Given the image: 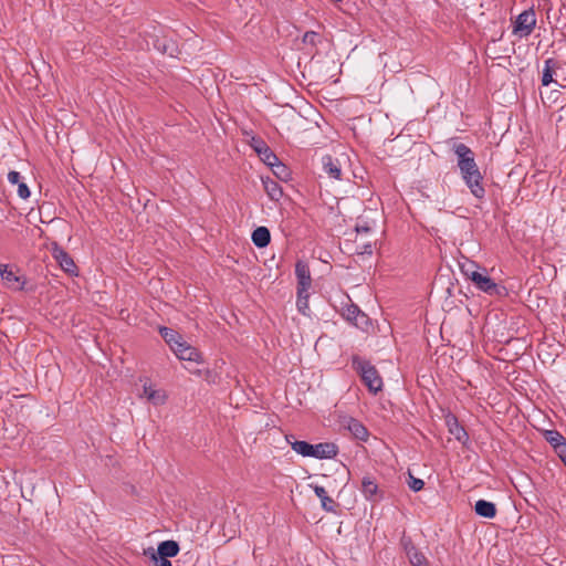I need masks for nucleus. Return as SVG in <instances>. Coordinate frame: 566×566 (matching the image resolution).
Here are the masks:
<instances>
[{"instance_id": "f257e3e1", "label": "nucleus", "mask_w": 566, "mask_h": 566, "mask_svg": "<svg viewBox=\"0 0 566 566\" xmlns=\"http://www.w3.org/2000/svg\"><path fill=\"white\" fill-rule=\"evenodd\" d=\"M453 150L458 157V167L461 176L471 193L475 198H483L485 189L482 185V175L475 163L474 153L470 147L462 143L454 145Z\"/></svg>"}, {"instance_id": "f03ea898", "label": "nucleus", "mask_w": 566, "mask_h": 566, "mask_svg": "<svg viewBox=\"0 0 566 566\" xmlns=\"http://www.w3.org/2000/svg\"><path fill=\"white\" fill-rule=\"evenodd\" d=\"M353 367L360 375L370 392L377 394L382 388V380L375 366L359 357L353 358Z\"/></svg>"}, {"instance_id": "7ed1b4c3", "label": "nucleus", "mask_w": 566, "mask_h": 566, "mask_svg": "<svg viewBox=\"0 0 566 566\" xmlns=\"http://www.w3.org/2000/svg\"><path fill=\"white\" fill-rule=\"evenodd\" d=\"M536 25V14L535 11L531 8L528 10H524L520 13L514 21L513 25V34L518 38H527L534 30Z\"/></svg>"}, {"instance_id": "20e7f679", "label": "nucleus", "mask_w": 566, "mask_h": 566, "mask_svg": "<svg viewBox=\"0 0 566 566\" xmlns=\"http://www.w3.org/2000/svg\"><path fill=\"white\" fill-rule=\"evenodd\" d=\"M0 275L8 289L13 291H22L25 285V277L19 274V270L13 271L9 265H0Z\"/></svg>"}, {"instance_id": "39448f33", "label": "nucleus", "mask_w": 566, "mask_h": 566, "mask_svg": "<svg viewBox=\"0 0 566 566\" xmlns=\"http://www.w3.org/2000/svg\"><path fill=\"white\" fill-rule=\"evenodd\" d=\"M474 285L481 290L482 292L489 294V295H500L501 290L503 287L499 286L485 272V269H483V272H481L479 275L473 276Z\"/></svg>"}, {"instance_id": "423d86ee", "label": "nucleus", "mask_w": 566, "mask_h": 566, "mask_svg": "<svg viewBox=\"0 0 566 566\" xmlns=\"http://www.w3.org/2000/svg\"><path fill=\"white\" fill-rule=\"evenodd\" d=\"M174 353L181 360L193 361L197 364L202 363L201 353L185 340L181 344H177Z\"/></svg>"}, {"instance_id": "0eeeda50", "label": "nucleus", "mask_w": 566, "mask_h": 566, "mask_svg": "<svg viewBox=\"0 0 566 566\" xmlns=\"http://www.w3.org/2000/svg\"><path fill=\"white\" fill-rule=\"evenodd\" d=\"M444 421L449 433L452 434L463 446L467 444V442L469 441V434L465 431V429L459 423L458 418L452 413H448L444 417Z\"/></svg>"}, {"instance_id": "6e6552de", "label": "nucleus", "mask_w": 566, "mask_h": 566, "mask_svg": "<svg viewBox=\"0 0 566 566\" xmlns=\"http://www.w3.org/2000/svg\"><path fill=\"white\" fill-rule=\"evenodd\" d=\"M562 67V63L555 59H547L544 62V69L542 72V85L548 86L552 83L557 84V80L554 76H557V71Z\"/></svg>"}, {"instance_id": "1a4fd4ad", "label": "nucleus", "mask_w": 566, "mask_h": 566, "mask_svg": "<svg viewBox=\"0 0 566 566\" xmlns=\"http://www.w3.org/2000/svg\"><path fill=\"white\" fill-rule=\"evenodd\" d=\"M295 275L297 279V289H302L303 291L310 290L312 277L308 264L303 261H297L295 264Z\"/></svg>"}, {"instance_id": "9d476101", "label": "nucleus", "mask_w": 566, "mask_h": 566, "mask_svg": "<svg viewBox=\"0 0 566 566\" xmlns=\"http://www.w3.org/2000/svg\"><path fill=\"white\" fill-rule=\"evenodd\" d=\"M361 492L364 496L371 502H377L382 499V495L379 494L376 480L369 475L364 476L361 480Z\"/></svg>"}, {"instance_id": "9b49d317", "label": "nucleus", "mask_w": 566, "mask_h": 566, "mask_svg": "<svg viewBox=\"0 0 566 566\" xmlns=\"http://www.w3.org/2000/svg\"><path fill=\"white\" fill-rule=\"evenodd\" d=\"M313 452L311 458L316 459H332L337 455L338 448L335 443L332 442H321L317 444H313Z\"/></svg>"}, {"instance_id": "f8f14e48", "label": "nucleus", "mask_w": 566, "mask_h": 566, "mask_svg": "<svg viewBox=\"0 0 566 566\" xmlns=\"http://www.w3.org/2000/svg\"><path fill=\"white\" fill-rule=\"evenodd\" d=\"M53 256L60 264V266L63 269V271L67 273H74L76 270V265L73 261V259L65 252L62 248H60L57 244H54L53 247Z\"/></svg>"}, {"instance_id": "ddd939ff", "label": "nucleus", "mask_w": 566, "mask_h": 566, "mask_svg": "<svg viewBox=\"0 0 566 566\" xmlns=\"http://www.w3.org/2000/svg\"><path fill=\"white\" fill-rule=\"evenodd\" d=\"M142 397H145L149 402L155 406L164 405L167 400V395L161 389H156L151 384H145L143 386Z\"/></svg>"}, {"instance_id": "4468645a", "label": "nucleus", "mask_w": 566, "mask_h": 566, "mask_svg": "<svg viewBox=\"0 0 566 566\" xmlns=\"http://www.w3.org/2000/svg\"><path fill=\"white\" fill-rule=\"evenodd\" d=\"M323 170L332 179L339 180L342 178V166L338 159L326 155L322 158Z\"/></svg>"}, {"instance_id": "2eb2a0df", "label": "nucleus", "mask_w": 566, "mask_h": 566, "mask_svg": "<svg viewBox=\"0 0 566 566\" xmlns=\"http://www.w3.org/2000/svg\"><path fill=\"white\" fill-rule=\"evenodd\" d=\"M314 493L321 500V505L326 512L335 513L337 504L335 501L327 495V492L324 486L315 485L313 486Z\"/></svg>"}, {"instance_id": "dca6fc26", "label": "nucleus", "mask_w": 566, "mask_h": 566, "mask_svg": "<svg viewBox=\"0 0 566 566\" xmlns=\"http://www.w3.org/2000/svg\"><path fill=\"white\" fill-rule=\"evenodd\" d=\"M346 428L349 430V432L356 438V439H359L361 441H365L368 437V431L367 429L365 428V426L354 419V418H348L346 421Z\"/></svg>"}, {"instance_id": "f3484780", "label": "nucleus", "mask_w": 566, "mask_h": 566, "mask_svg": "<svg viewBox=\"0 0 566 566\" xmlns=\"http://www.w3.org/2000/svg\"><path fill=\"white\" fill-rule=\"evenodd\" d=\"M262 184L271 200L279 201L283 196L282 187L272 178H263Z\"/></svg>"}, {"instance_id": "a211bd4d", "label": "nucleus", "mask_w": 566, "mask_h": 566, "mask_svg": "<svg viewBox=\"0 0 566 566\" xmlns=\"http://www.w3.org/2000/svg\"><path fill=\"white\" fill-rule=\"evenodd\" d=\"M8 181L12 185L18 186V196L21 199H28L30 197V190L25 182L21 181V175L18 171L11 170L8 174Z\"/></svg>"}, {"instance_id": "6ab92c4d", "label": "nucleus", "mask_w": 566, "mask_h": 566, "mask_svg": "<svg viewBox=\"0 0 566 566\" xmlns=\"http://www.w3.org/2000/svg\"><path fill=\"white\" fill-rule=\"evenodd\" d=\"M475 513L485 518H493L496 515V506L494 503L479 500L474 505Z\"/></svg>"}, {"instance_id": "aec40b11", "label": "nucleus", "mask_w": 566, "mask_h": 566, "mask_svg": "<svg viewBox=\"0 0 566 566\" xmlns=\"http://www.w3.org/2000/svg\"><path fill=\"white\" fill-rule=\"evenodd\" d=\"M293 436H286V441L291 448L302 457H311L313 452V444L306 441L292 440Z\"/></svg>"}, {"instance_id": "412c9836", "label": "nucleus", "mask_w": 566, "mask_h": 566, "mask_svg": "<svg viewBox=\"0 0 566 566\" xmlns=\"http://www.w3.org/2000/svg\"><path fill=\"white\" fill-rule=\"evenodd\" d=\"M271 234L266 227H259L252 232V242L258 248H264L270 243Z\"/></svg>"}, {"instance_id": "4be33fe9", "label": "nucleus", "mask_w": 566, "mask_h": 566, "mask_svg": "<svg viewBox=\"0 0 566 566\" xmlns=\"http://www.w3.org/2000/svg\"><path fill=\"white\" fill-rule=\"evenodd\" d=\"M159 333L172 352L175 350V347H177V344H181L184 342L178 332L171 328L160 327Z\"/></svg>"}, {"instance_id": "5701e85b", "label": "nucleus", "mask_w": 566, "mask_h": 566, "mask_svg": "<svg viewBox=\"0 0 566 566\" xmlns=\"http://www.w3.org/2000/svg\"><path fill=\"white\" fill-rule=\"evenodd\" d=\"M156 553L164 557H175L179 553V545L175 541H164L158 545Z\"/></svg>"}, {"instance_id": "b1692460", "label": "nucleus", "mask_w": 566, "mask_h": 566, "mask_svg": "<svg viewBox=\"0 0 566 566\" xmlns=\"http://www.w3.org/2000/svg\"><path fill=\"white\" fill-rule=\"evenodd\" d=\"M308 297V290L303 291L302 289H297L296 306L298 312L303 315H308L310 312Z\"/></svg>"}, {"instance_id": "393cba45", "label": "nucleus", "mask_w": 566, "mask_h": 566, "mask_svg": "<svg viewBox=\"0 0 566 566\" xmlns=\"http://www.w3.org/2000/svg\"><path fill=\"white\" fill-rule=\"evenodd\" d=\"M545 439L556 450H559L564 444H566V439L556 430H547L545 432Z\"/></svg>"}, {"instance_id": "a878e982", "label": "nucleus", "mask_w": 566, "mask_h": 566, "mask_svg": "<svg viewBox=\"0 0 566 566\" xmlns=\"http://www.w3.org/2000/svg\"><path fill=\"white\" fill-rule=\"evenodd\" d=\"M258 154L261 160L269 167L273 166L279 160L277 156L265 144H262V149H258Z\"/></svg>"}, {"instance_id": "bb28decb", "label": "nucleus", "mask_w": 566, "mask_h": 566, "mask_svg": "<svg viewBox=\"0 0 566 566\" xmlns=\"http://www.w3.org/2000/svg\"><path fill=\"white\" fill-rule=\"evenodd\" d=\"M407 556L413 566H429L424 555L411 546V551H407Z\"/></svg>"}, {"instance_id": "cd10ccee", "label": "nucleus", "mask_w": 566, "mask_h": 566, "mask_svg": "<svg viewBox=\"0 0 566 566\" xmlns=\"http://www.w3.org/2000/svg\"><path fill=\"white\" fill-rule=\"evenodd\" d=\"M271 169L276 178L280 180H287L290 178V170L289 168L282 164L280 160H277L273 166H271Z\"/></svg>"}, {"instance_id": "c85d7f7f", "label": "nucleus", "mask_w": 566, "mask_h": 566, "mask_svg": "<svg viewBox=\"0 0 566 566\" xmlns=\"http://www.w3.org/2000/svg\"><path fill=\"white\" fill-rule=\"evenodd\" d=\"M462 273L471 281H473L474 275H479L481 272L479 271V266L476 263L467 261L462 263L461 265Z\"/></svg>"}, {"instance_id": "c756f323", "label": "nucleus", "mask_w": 566, "mask_h": 566, "mask_svg": "<svg viewBox=\"0 0 566 566\" xmlns=\"http://www.w3.org/2000/svg\"><path fill=\"white\" fill-rule=\"evenodd\" d=\"M146 554H149L155 566H171V563L168 559L169 557L157 555V553L153 548H149L148 552H146Z\"/></svg>"}, {"instance_id": "7c9ffc66", "label": "nucleus", "mask_w": 566, "mask_h": 566, "mask_svg": "<svg viewBox=\"0 0 566 566\" xmlns=\"http://www.w3.org/2000/svg\"><path fill=\"white\" fill-rule=\"evenodd\" d=\"M408 485L409 488L415 491V492H418V491H421L424 486V482L421 480V479H418V478H415L410 472H409V481H408Z\"/></svg>"}, {"instance_id": "2f4dec72", "label": "nucleus", "mask_w": 566, "mask_h": 566, "mask_svg": "<svg viewBox=\"0 0 566 566\" xmlns=\"http://www.w3.org/2000/svg\"><path fill=\"white\" fill-rule=\"evenodd\" d=\"M318 38H319L318 33H316L314 31H307L303 35V43L315 45Z\"/></svg>"}, {"instance_id": "473e14b6", "label": "nucleus", "mask_w": 566, "mask_h": 566, "mask_svg": "<svg viewBox=\"0 0 566 566\" xmlns=\"http://www.w3.org/2000/svg\"><path fill=\"white\" fill-rule=\"evenodd\" d=\"M401 543H402L406 552L411 551V546H413V545H412L410 538H402Z\"/></svg>"}, {"instance_id": "72a5a7b5", "label": "nucleus", "mask_w": 566, "mask_h": 566, "mask_svg": "<svg viewBox=\"0 0 566 566\" xmlns=\"http://www.w3.org/2000/svg\"><path fill=\"white\" fill-rule=\"evenodd\" d=\"M558 451L560 453V457L563 458V460L566 463V443Z\"/></svg>"}, {"instance_id": "f704fd0d", "label": "nucleus", "mask_w": 566, "mask_h": 566, "mask_svg": "<svg viewBox=\"0 0 566 566\" xmlns=\"http://www.w3.org/2000/svg\"><path fill=\"white\" fill-rule=\"evenodd\" d=\"M356 231H357L358 233H360V232H365V233H367V232L369 231V228H368V227H365V226H364V227H356Z\"/></svg>"}, {"instance_id": "c9c22d12", "label": "nucleus", "mask_w": 566, "mask_h": 566, "mask_svg": "<svg viewBox=\"0 0 566 566\" xmlns=\"http://www.w3.org/2000/svg\"><path fill=\"white\" fill-rule=\"evenodd\" d=\"M361 253L370 254L371 253V244H365L364 245V251Z\"/></svg>"}, {"instance_id": "e433bc0d", "label": "nucleus", "mask_w": 566, "mask_h": 566, "mask_svg": "<svg viewBox=\"0 0 566 566\" xmlns=\"http://www.w3.org/2000/svg\"><path fill=\"white\" fill-rule=\"evenodd\" d=\"M348 312H349V314H348L349 318H350L352 314H355V313L359 314V310L357 307H354L353 310H349Z\"/></svg>"}, {"instance_id": "4c0bfd02", "label": "nucleus", "mask_w": 566, "mask_h": 566, "mask_svg": "<svg viewBox=\"0 0 566 566\" xmlns=\"http://www.w3.org/2000/svg\"><path fill=\"white\" fill-rule=\"evenodd\" d=\"M262 144L263 143H260V145L255 146V150L258 151V149H262Z\"/></svg>"}, {"instance_id": "58836bf2", "label": "nucleus", "mask_w": 566, "mask_h": 566, "mask_svg": "<svg viewBox=\"0 0 566 566\" xmlns=\"http://www.w3.org/2000/svg\"><path fill=\"white\" fill-rule=\"evenodd\" d=\"M193 374L200 375V370L192 371Z\"/></svg>"}]
</instances>
